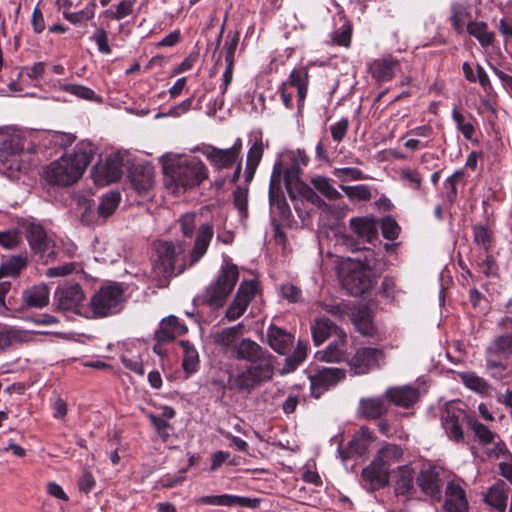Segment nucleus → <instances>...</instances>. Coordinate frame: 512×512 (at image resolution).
<instances>
[{
	"mask_svg": "<svg viewBox=\"0 0 512 512\" xmlns=\"http://www.w3.org/2000/svg\"><path fill=\"white\" fill-rule=\"evenodd\" d=\"M214 235L213 225L205 222L199 225L193 246L186 240L154 242L155 258L152 263V275L160 287H166L170 278L194 266L206 254Z\"/></svg>",
	"mask_w": 512,
	"mask_h": 512,
	"instance_id": "1",
	"label": "nucleus"
},
{
	"mask_svg": "<svg viewBox=\"0 0 512 512\" xmlns=\"http://www.w3.org/2000/svg\"><path fill=\"white\" fill-rule=\"evenodd\" d=\"M231 357L250 365L237 374L229 375V389L249 394L261 383L273 378L275 357L251 338H242L234 347Z\"/></svg>",
	"mask_w": 512,
	"mask_h": 512,
	"instance_id": "2",
	"label": "nucleus"
},
{
	"mask_svg": "<svg viewBox=\"0 0 512 512\" xmlns=\"http://www.w3.org/2000/svg\"><path fill=\"white\" fill-rule=\"evenodd\" d=\"M96 152L88 141L79 142L71 154L64 155L53 161L44 169V177L48 183L59 186H70L83 175Z\"/></svg>",
	"mask_w": 512,
	"mask_h": 512,
	"instance_id": "3",
	"label": "nucleus"
},
{
	"mask_svg": "<svg viewBox=\"0 0 512 512\" xmlns=\"http://www.w3.org/2000/svg\"><path fill=\"white\" fill-rule=\"evenodd\" d=\"M263 342L278 355L286 357L280 369L281 375L294 372L307 357L308 342L299 339L295 346V336L274 323L267 327Z\"/></svg>",
	"mask_w": 512,
	"mask_h": 512,
	"instance_id": "4",
	"label": "nucleus"
},
{
	"mask_svg": "<svg viewBox=\"0 0 512 512\" xmlns=\"http://www.w3.org/2000/svg\"><path fill=\"white\" fill-rule=\"evenodd\" d=\"M164 181L176 192L199 186L208 178L206 165L197 158L170 159L163 163Z\"/></svg>",
	"mask_w": 512,
	"mask_h": 512,
	"instance_id": "5",
	"label": "nucleus"
},
{
	"mask_svg": "<svg viewBox=\"0 0 512 512\" xmlns=\"http://www.w3.org/2000/svg\"><path fill=\"white\" fill-rule=\"evenodd\" d=\"M238 277L237 265L231 262L225 263L215 281L207 286L204 294L198 296L196 301L215 309L223 307L237 284Z\"/></svg>",
	"mask_w": 512,
	"mask_h": 512,
	"instance_id": "6",
	"label": "nucleus"
},
{
	"mask_svg": "<svg viewBox=\"0 0 512 512\" xmlns=\"http://www.w3.org/2000/svg\"><path fill=\"white\" fill-rule=\"evenodd\" d=\"M124 303V290L119 284L103 286L94 294L90 307L95 317L118 313Z\"/></svg>",
	"mask_w": 512,
	"mask_h": 512,
	"instance_id": "7",
	"label": "nucleus"
},
{
	"mask_svg": "<svg viewBox=\"0 0 512 512\" xmlns=\"http://www.w3.org/2000/svg\"><path fill=\"white\" fill-rule=\"evenodd\" d=\"M53 299L55 311L81 314L85 294L78 283H66L56 288Z\"/></svg>",
	"mask_w": 512,
	"mask_h": 512,
	"instance_id": "8",
	"label": "nucleus"
},
{
	"mask_svg": "<svg viewBox=\"0 0 512 512\" xmlns=\"http://www.w3.org/2000/svg\"><path fill=\"white\" fill-rule=\"evenodd\" d=\"M340 282L343 289L352 296L364 294L373 285L370 272L360 264H354L347 271H342L340 273Z\"/></svg>",
	"mask_w": 512,
	"mask_h": 512,
	"instance_id": "9",
	"label": "nucleus"
},
{
	"mask_svg": "<svg viewBox=\"0 0 512 512\" xmlns=\"http://www.w3.org/2000/svg\"><path fill=\"white\" fill-rule=\"evenodd\" d=\"M257 288L258 285L255 280L243 281L240 284L233 302L225 313V317L229 321H235L245 313L257 292Z\"/></svg>",
	"mask_w": 512,
	"mask_h": 512,
	"instance_id": "10",
	"label": "nucleus"
},
{
	"mask_svg": "<svg viewBox=\"0 0 512 512\" xmlns=\"http://www.w3.org/2000/svg\"><path fill=\"white\" fill-rule=\"evenodd\" d=\"M280 166V163L275 164L271 175L269 185V203L273 213H276L281 220H288L291 216V210L280 188Z\"/></svg>",
	"mask_w": 512,
	"mask_h": 512,
	"instance_id": "11",
	"label": "nucleus"
},
{
	"mask_svg": "<svg viewBox=\"0 0 512 512\" xmlns=\"http://www.w3.org/2000/svg\"><path fill=\"white\" fill-rule=\"evenodd\" d=\"M24 228L26 239L34 253L41 256L47 254L49 258H55L54 241L48 237L42 225L29 222Z\"/></svg>",
	"mask_w": 512,
	"mask_h": 512,
	"instance_id": "12",
	"label": "nucleus"
},
{
	"mask_svg": "<svg viewBox=\"0 0 512 512\" xmlns=\"http://www.w3.org/2000/svg\"><path fill=\"white\" fill-rule=\"evenodd\" d=\"M345 378V371L339 368H323L310 375V390L314 398H319L330 387Z\"/></svg>",
	"mask_w": 512,
	"mask_h": 512,
	"instance_id": "13",
	"label": "nucleus"
},
{
	"mask_svg": "<svg viewBox=\"0 0 512 512\" xmlns=\"http://www.w3.org/2000/svg\"><path fill=\"white\" fill-rule=\"evenodd\" d=\"M24 138L18 134L8 136L0 145V162L10 170L19 169V156L24 150Z\"/></svg>",
	"mask_w": 512,
	"mask_h": 512,
	"instance_id": "14",
	"label": "nucleus"
},
{
	"mask_svg": "<svg viewBox=\"0 0 512 512\" xmlns=\"http://www.w3.org/2000/svg\"><path fill=\"white\" fill-rule=\"evenodd\" d=\"M123 161L119 156L107 157L104 164H97L92 169L95 183L105 185L118 181L123 174Z\"/></svg>",
	"mask_w": 512,
	"mask_h": 512,
	"instance_id": "15",
	"label": "nucleus"
},
{
	"mask_svg": "<svg viewBox=\"0 0 512 512\" xmlns=\"http://www.w3.org/2000/svg\"><path fill=\"white\" fill-rule=\"evenodd\" d=\"M383 356L381 350L372 347H364L357 350L355 355L349 360L351 370L355 374H366L373 367L378 365V360Z\"/></svg>",
	"mask_w": 512,
	"mask_h": 512,
	"instance_id": "16",
	"label": "nucleus"
},
{
	"mask_svg": "<svg viewBox=\"0 0 512 512\" xmlns=\"http://www.w3.org/2000/svg\"><path fill=\"white\" fill-rule=\"evenodd\" d=\"M362 486L367 491H376L389 484V472L373 460L361 473Z\"/></svg>",
	"mask_w": 512,
	"mask_h": 512,
	"instance_id": "17",
	"label": "nucleus"
},
{
	"mask_svg": "<svg viewBox=\"0 0 512 512\" xmlns=\"http://www.w3.org/2000/svg\"><path fill=\"white\" fill-rule=\"evenodd\" d=\"M243 329L244 325L238 323L237 325L214 332L211 334L213 343L232 356V351L240 341L238 338L243 334Z\"/></svg>",
	"mask_w": 512,
	"mask_h": 512,
	"instance_id": "18",
	"label": "nucleus"
},
{
	"mask_svg": "<svg viewBox=\"0 0 512 512\" xmlns=\"http://www.w3.org/2000/svg\"><path fill=\"white\" fill-rule=\"evenodd\" d=\"M384 394L388 403L403 408L413 406L419 399L418 389L411 386L391 387Z\"/></svg>",
	"mask_w": 512,
	"mask_h": 512,
	"instance_id": "19",
	"label": "nucleus"
},
{
	"mask_svg": "<svg viewBox=\"0 0 512 512\" xmlns=\"http://www.w3.org/2000/svg\"><path fill=\"white\" fill-rule=\"evenodd\" d=\"M388 411V401L385 394L379 397L362 398L359 402L358 413L362 418L372 420L381 418Z\"/></svg>",
	"mask_w": 512,
	"mask_h": 512,
	"instance_id": "20",
	"label": "nucleus"
},
{
	"mask_svg": "<svg viewBox=\"0 0 512 512\" xmlns=\"http://www.w3.org/2000/svg\"><path fill=\"white\" fill-rule=\"evenodd\" d=\"M33 339L30 331L11 326H0V350H6L17 345L28 343Z\"/></svg>",
	"mask_w": 512,
	"mask_h": 512,
	"instance_id": "21",
	"label": "nucleus"
},
{
	"mask_svg": "<svg viewBox=\"0 0 512 512\" xmlns=\"http://www.w3.org/2000/svg\"><path fill=\"white\" fill-rule=\"evenodd\" d=\"M416 483L421 488L423 493L430 496L434 500H440V478L436 468L421 470L416 478Z\"/></svg>",
	"mask_w": 512,
	"mask_h": 512,
	"instance_id": "22",
	"label": "nucleus"
},
{
	"mask_svg": "<svg viewBox=\"0 0 512 512\" xmlns=\"http://www.w3.org/2000/svg\"><path fill=\"white\" fill-rule=\"evenodd\" d=\"M508 488L499 480L484 494L483 501L497 512H505L508 500Z\"/></svg>",
	"mask_w": 512,
	"mask_h": 512,
	"instance_id": "23",
	"label": "nucleus"
},
{
	"mask_svg": "<svg viewBox=\"0 0 512 512\" xmlns=\"http://www.w3.org/2000/svg\"><path fill=\"white\" fill-rule=\"evenodd\" d=\"M129 178L138 193L148 191L153 184L154 171L150 165H135L130 170Z\"/></svg>",
	"mask_w": 512,
	"mask_h": 512,
	"instance_id": "24",
	"label": "nucleus"
},
{
	"mask_svg": "<svg viewBox=\"0 0 512 512\" xmlns=\"http://www.w3.org/2000/svg\"><path fill=\"white\" fill-rule=\"evenodd\" d=\"M399 70V62L390 56L377 59L371 65L372 77L378 82L390 81Z\"/></svg>",
	"mask_w": 512,
	"mask_h": 512,
	"instance_id": "25",
	"label": "nucleus"
},
{
	"mask_svg": "<svg viewBox=\"0 0 512 512\" xmlns=\"http://www.w3.org/2000/svg\"><path fill=\"white\" fill-rule=\"evenodd\" d=\"M186 332L187 327L181 324L176 316L171 315L161 321L159 329L155 332V339L169 342Z\"/></svg>",
	"mask_w": 512,
	"mask_h": 512,
	"instance_id": "26",
	"label": "nucleus"
},
{
	"mask_svg": "<svg viewBox=\"0 0 512 512\" xmlns=\"http://www.w3.org/2000/svg\"><path fill=\"white\" fill-rule=\"evenodd\" d=\"M340 331L343 330L328 318L316 319L311 326L312 339L316 346H320L331 335L338 336Z\"/></svg>",
	"mask_w": 512,
	"mask_h": 512,
	"instance_id": "27",
	"label": "nucleus"
},
{
	"mask_svg": "<svg viewBox=\"0 0 512 512\" xmlns=\"http://www.w3.org/2000/svg\"><path fill=\"white\" fill-rule=\"evenodd\" d=\"M350 228L359 238L368 243H372L377 239V223L372 218H352L350 220Z\"/></svg>",
	"mask_w": 512,
	"mask_h": 512,
	"instance_id": "28",
	"label": "nucleus"
},
{
	"mask_svg": "<svg viewBox=\"0 0 512 512\" xmlns=\"http://www.w3.org/2000/svg\"><path fill=\"white\" fill-rule=\"evenodd\" d=\"M346 338V333L344 331H340L336 340L331 342L324 351L317 353L319 359L326 362H341L346 360V353L344 350Z\"/></svg>",
	"mask_w": 512,
	"mask_h": 512,
	"instance_id": "29",
	"label": "nucleus"
},
{
	"mask_svg": "<svg viewBox=\"0 0 512 512\" xmlns=\"http://www.w3.org/2000/svg\"><path fill=\"white\" fill-rule=\"evenodd\" d=\"M203 154L207 157L210 163L218 170L232 167L237 158L229 149H219L213 146H208Z\"/></svg>",
	"mask_w": 512,
	"mask_h": 512,
	"instance_id": "30",
	"label": "nucleus"
},
{
	"mask_svg": "<svg viewBox=\"0 0 512 512\" xmlns=\"http://www.w3.org/2000/svg\"><path fill=\"white\" fill-rule=\"evenodd\" d=\"M23 302L28 307L43 308L49 303V289L45 284L35 285L23 291Z\"/></svg>",
	"mask_w": 512,
	"mask_h": 512,
	"instance_id": "31",
	"label": "nucleus"
},
{
	"mask_svg": "<svg viewBox=\"0 0 512 512\" xmlns=\"http://www.w3.org/2000/svg\"><path fill=\"white\" fill-rule=\"evenodd\" d=\"M487 355L499 359H509L512 356V334H501L488 346Z\"/></svg>",
	"mask_w": 512,
	"mask_h": 512,
	"instance_id": "32",
	"label": "nucleus"
},
{
	"mask_svg": "<svg viewBox=\"0 0 512 512\" xmlns=\"http://www.w3.org/2000/svg\"><path fill=\"white\" fill-rule=\"evenodd\" d=\"M349 316L352 323L361 334L365 336H372L375 333V327L372 322L370 310L366 306L352 310Z\"/></svg>",
	"mask_w": 512,
	"mask_h": 512,
	"instance_id": "33",
	"label": "nucleus"
},
{
	"mask_svg": "<svg viewBox=\"0 0 512 512\" xmlns=\"http://www.w3.org/2000/svg\"><path fill=\"white\" fill-rule=\"evenodd\" d=\"M467 33L476 38L484 48L493 45L495 41V33L488 29V24L484 21H469Z\"/></svg>",
	"mask_w": 512,
	"mask_h": 512,
	"instance_id": "34",
	"label": "nucleus"
},
{
	"mask_svg": "<svg viewBox=\"0 0 512 512\" xmlns=\"http://www.w3.org/2000/svg\"><path fill=\"white\" fill-rule=\"evenodd\" d=\"M414 491V471L408 465L399 466L396 471L395 493L411 494Z\"/></svg>",
	"mask_w": 512,
	"mask_h": 512,
	"instance_id": "35",
	"label": "nucleus"
},
{
	"mask_svg": "<svg viewBox=\"0 0 512 512\" xmlns=\"http://www.w3.org/2000/svg\"><path fill=\"white\" fill-rule=\"evenodd\" d=\"M402 456L403 451L400 446L386 444L378 451L377 457L374 460L389 472L390 466L399 462Z\"/></svg>",
	"mask_w": 512,
	"mask_h": 512,
	"instance_id": "36",
	"label": "nucleus"
},
{
	"mask_svg": "<svg viewBox=\"0 0 512 512\" xmlns=\"http://www.w3.org/2000/svg\"><path fill=\"white\" fill-rule=\"evenodd\" d=\"M371 442V433L368 428H361L360 432L356 434L348 443L347 454L351 456L363 455Z\"/></svg>",
	"mask_w": 512,
	"mask_h": 512,
	"instance_id": "37",
	"label": "nucleus"
},
{
	"mask_svg": "<svg viewBox=\"0 0 512 512\" xmlns=\"http://www.w3.org/2000/svg\"><path fill=\"white\" fill-rule=\"evenodd\" d=\"M469 503L467 500L465 490L456 483L450 480V512H468Z\"/></svg>",
	"mask_w": 512,
	"mask_h": 512,
	"instance_id": "38",
	"label": "nucleus"
},
{
	"mask_svg": "<svg viewBox=\"0 0 512 512\" xmlns=\"http://www.w3.org/2000/svg\"><path fill=\"white\" fill-rule=\"evenodd\" d=\"M470 421L472 418L468 416L464 411H458L457 414L453 413L450 415V436L456 442L464 441V426L470 428Z\"/></svg>",
	"mask_w": 512,
	"mask_h": 512,
	"instance_id": "39",
	"label": "nucleus"
},
{
	"mask_svg": "<svg viewBox=\"0 0 512 512\" xmlns=\"http://www.w3.org/2000/svg\"><path fill=\"white\" fill-rule=\"evenodd\" d=\"M27 256L16 255L8 258L0 266V277H17L27 266Z\"/></svg>",
	"mask_w": 512,
	"mask_h": 512,
	"instance_id": "40",
	"label": "nucleus"
},
{
	"mask_svg": "<svg viewBox=\"0 0 512 512\" xmlns=\"http://www.w3.org/2000/svg\"><path fill=\"white\" fill-rule=\"evenodd\" d=\"M263 155L262 142H255L247 153L245 180L249 182L253 179L255 171Z\"/></svg>",
	"mask_w": 512,
	"mask_h": 512,
	"instance_id": "41",
	"label": "nucleus"
},
{
	"mask_svg": "<svg viewBox=\"0 0 512 512\" xmlns=\"http://www.w3.org/2000/svg\"><path fill=\"white\" fill-rule=\"evenodd\" d=\"M452 118L456 123V127L461 132L466 140L472 141L475 128L473 125V118L471 114H463L456 108L452 111Z\"/></svg>",
	"mask_w": 512,
	"mask_h": 512,
	"instance_id": "42",
	"label": "nucleus"
},
{
	"mask_svg": "<svg viewBox=\"0 0 512 512\" xmlns=\"http://www.w3.org/2000/svg\"><path fill=\"white\" fill-rule=\"evenodd\" d=\"M474 242L488 253L495 244L494 234L491 229L484 225H477L473 228Z\"/></svg>",
	"mask_w": 512,
	"mask_h": 512,
	"instance_id": "43",
	"label": "nucleus"
},
{
	"mask_svg": "<svg viewBox=\"0 0 512 512\" xmlns=\"http://www.w3.org/2000/svg\"><path fill=\"white\" fill-rule=\"evenodd\" d=\"M478 272L487 278L499 279V266L495 258L489 253L478 257L477 261Z\"/></svg>",
	"mask_w": 512,
	"mask_h": 512,
	"instance_id": "44",
	"label": "nucleus"
},
{
	"mask_svg": "<svg viewBox=\"0 0 512 512\" xmlns=\"http://www.w3.org/2000/svg\"><path fill=\"white\" fill-rule=\"evenodd\" d=\"M180 345L184 352L182 363L184 371L188 374L195 372L199 362L198 352L188 340H181Z\"/></svg>",
	"mask_w": 512,
	"mask_h": 512,
	"instance_id": "45",
	"label": "nucleus"
},
{
	"mask_svg": "<svg viewBox=\"0 0 512 512\" xmlns=\"http://www.w3.org/2000/svg\"><path fill=\"white\" fill-rule=\"evenodd\" d=\"M471 20V12L460 4L453 6L452 24L458 34L467 32V23Z\"/></svg>",
	"mask_w": 512,
	"mask_h": 512,
	"instance_id": "46",
	"label": "nucleus"
},
{
	"mask_svg": "<svg viewBox=\"0 0 512 512\" xmlns=\"http://www.w3.org/2000/svg\"><path fill=\"white\" fill-rule=\"evenodd\" d=\"M119 203L120 194L118 192H110L103 195L98 206L99 215L104 218L111 216L117 209Z\"/></svg>",
	"mask_w": 512,
	"mask_h": 512,
	"instance_id": "47",
	"label": "nucleus"
},
{
	"mask_svg": "<svg viewBox=\"0 0 512 512\" xmlns=\"http://www.w3.org/2000/svg\"><path fill=\"white\" fill-rule=\"evenodd\" d=\"M311 183L314 189L329 200H337L341 197V194L331 185L329 179L324 176L313 178Z\"/></svg>",
	"mask_w": 512,
	"mask_h": 512,
	"instance_id": "48",
	"label": "nucleus"
},
{
	"mask_svg": "<svg viewBox=\"0 0 512 512\" xmlns=\"http://www.w3.org/2000/svg\"><path fill=\"white\" fill-rule=\"evenodd\" d=\"M180 230L184 236V240L190 242V247H192V239L193 236H196L197 229L196 228V215L194 213H187L182 215L179 219Z\"/></svg>",
	"mask_w": 512,
	"mask_h": 512,
	"instance_id": "49",
	"label": "nucleus"
},
{
	"mask_svg": "<svg viewBox=\"0 0 512 512\" xmlns=\"http://www.w3.org/2000/svg\"><path fill=\"white\" fill-rule=\"evenodd\" d=\"M300 175L301 169L297 164H293L284 173L285 187L292 200L295 199L294 188L297 186L298 183L302 182Z\"/></svg>",
	"mask_w": 512,
	"mask_h": 512,
	"instance_id": "50",
	"label": "nucleus"
},
{
	"mask_svg": "<svg viewBox=\"0 0 512 512\" xmlns=\"http://www.w3.org/2000/svg\"><path fill=\"white\" fill-rule=\"evenodd\" d=\"M459 376L468 388L478 393L485 394L490 388L489 384L483 378L478 377L474 373H461Z\"/></svg>",
	"mask_w": 512,
	"mask_h": 512,
	"instance_id": "51",
	"label": "nucleus"
},
{
	"mask_svg": "<svg viewBox=\"0 0 512 512\" xmlns=\"http://www.w3.org/2000/svg\"><path fill=\"white\" fill-rule=\"evenodd\" d=\"M470 428L482 444L487 445L493 442L494 433L488 428V426L472 418V421H470Z\"/></svg>",
	"mask_w": 512,
	"mask_h": 512,
	"instance_id": "52",
	"label": "nucleus"
},
{
	"mask_svg": "<svg viewBox=\"0 0 512 512\" xmlns=\"http://www.w3.org/2000/svg\"><path fill=\"white\" fill-rule=\"evenodd\" d=\"M62 90L85 100H94L96 98L95 92L83 85L65 84L62 86Z\"/></svg>",
	"mask_w": 512,
	"mask_h": 512,
	"instance_id": "53",
	"label": "nucleus"
},
{
	"mask_svg": "<svg viewBox=\"0 0 512 512\" xmlns=\"http://www.w3.org/2000/svg\"><path fill=\"white\" fill-rule=\"evenodd\" d=\"M342 190L347 194V196L351 199H356L360 201H368L371 198V192L366 185H357V186H341Z\"/></svg>",
	"mask_w": 512,
	"mask_h": 512,
	"instance_id": "54",
	"label": "nucleus"
},
{
	"mask_svg": "<svg viewBox=\"0 0 512 512\" xmlns=\"http://www.w3.org/2000/svg\"><path fill=\"white\" fill-rule=\"evenodd\" d=\"M382 235L385 239L395 240L400 233V227L391 217H385L381 224Z\"/></svg>",
	"mask_w": 512,
	"mask_h": 512,
	"instance_id": "55",
	"label": "nucleus"
},
{
	"mask_svg": "<svg viewBox=\"0 0 512 512\" xmlns=\"http://www.w3.org/2000/svg\"><path fill=\"white\" fill-rule=\"evenodd\" d=\"M280 290L282 297L290 303H298L303 300L301 289L292 283L282 284Z\"/></svg>",
	"mask_w": 512,
	"mask_h": 512,
	"instance_id": "56",
	"label": "nucleus"
},
{
	"mask_svg": "<svg viewBox=\"0 0 512 512\" xmlns=\"http://www.w3.org/2000/svg\"><path fill=\"white\" fill-rule=\"evenodd\" d=\"M239 41H240V32L235 31V32L229 33L227 35V42L224 46L225 53H226L225 54L226 62H229L230 64H231V62H234V55H235V51L238 47Z\"/></svg>",
	"mask_w": 512,
	"mask_h": 512,
	"instance_id": "57",
	"label": "nucleus"
},
{
	"mask_svg": "<svg viewBox=\"0 0 512 512\" xmlns=\"http://www.w3.org/2000/svg\"><path fill=\"white\" fill-rule=\"evenodd\" d=\"M323 309L327 313L337 317L338 319H343L346 315H349L350 312L352 311L349 304H347L345 302L327 303V304H324Z\"/></svg>",
	"mask_w": 512,
	"mask_h": 512,
	"instance_id": "58",
	"label": "nucleus"
},
{
	"mask_svg": "<svg viewBox=\"0 0 512 512\" xmlns=\"http://www.w3.org/2000/svg\"><path fill=\"white\" fill-rule=\"evenodd\" d=\"M352 26L344 24L339 31L334 32L333 42L339 46L349 47L351 43Z\"/></svg>",
	"mask_w": 512,
	"mask_h": 512,
	"instance_id": "59",
	"label": "nucleus"
},
{
	"mask_svg": "<svg viewBox=\"0 0 512 512\" xmlns=\"http://www.w3.org/2000/svg\"><path fill=\"white\" fill-rule=\"evenodd\" d=\"M289 84L294 87L308 85L309 73L306 67L293 69L289 75Z\"/></svg>",
	"mask_w": 512,
	"mask_h": 512,
	"instance_id": "60",
	"label": "nucleus"
},
{
	"mask_svg": "<svg viewBox=\"0 0 512 512\" xmlns=\"http://www.w3.org/2000/svg\"><path fill=\"white\" fill-rule=\"evenodd\" d=\"M20 242V234L17 230L0 231V245L4 248H14Z\"/></svg>",
	"mask_w": 512,
	"mask_h": 512,
	"instance_id": "61",
	"label": "nucleus"
},
{
	"mask_svg": "<svg viewBox=\"0 0 512 512\" xmlns=\"http://www.w3.org/2000/svg\"><path fill=\"white\" fill-rule=\"evenodd\" d=\"M91 40L97 44L98 50L101 53H104V54L111 53V48L108 44V35H107L106 30H104L102 28L97 29L96 32L91 37Z\"/></svg>",
	"mask_w": 512,
	"mask_h": 512,
	"instance_id": "62",
	"label": "nucleus"
},
{
	"mask_svg": "<svg viewBox=\"0 0 512 512\" xmlns=\"http://www.w3.org/2000/svg\"><path fill=\"white\" fill-rule=\"evenodd\" d=\"M233 202L242 215H246L248 207L247 190L238 187L233 193Z\"/></svg>",
	"mask_w": 512,
	"mask_h": 512,
	"instance_id": "63",
	"label": "nucleus"
},
{
	"mask_svg": "<svg viewBox=\"0 0 512 512\" xmlns=\"http://www.w3.org/2000/svg\"><path fill=\"white\" fill-rule=\"evenodd\" d=\"M498 327L504 334H512V300L506 304V315L498 322Z\"/></svg>",
	"mask_w": 512,
	"mask_h": 512,
	"instance_id": "64",
	"label": "nucleus"
}]
</instances>
